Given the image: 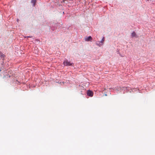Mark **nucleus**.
<instances>
[{"label": "nucleus", "mask_w": 155, "mask_h": 155, "mask_svg": "<svg viewBox=\"0 0 155 155\" xmlns=\"http://www.w3.org/2000/svg\"><path fill=\"white\" fill-rule=\"evenodd\" d=\"M85 40L86 41H91L92 40V38L91 36H89L88 37H86L84 38Z\"/></svg>", "instance_id": "nucleus-4"}, {"label": "nucleus", "mask_w": 155, "mask_h": 155, "mask_svg": "<svg viewBox=\"0 0 155 155\" xmlns=\"http://www.w3.org/2000/svg\"><path fill=\"white\" fill-rule=\"evenodd\" d=\"M104 37H103V38H102V39L101 40V41H98V42L99 43V44H100V43H101V44H100V45H99L98 44V43H96V44L99 46H101L102 45H103V43H104Z\"/></svg>", "instance_id": "nucleus-3"}, {"label": "nucleus", "mask_w": 155, "mask_h": 155, "mask_svg": "<svg viewBox=\"0 0 155 155\" xmlns=\"http://www.w3.org/2000/svg\"><path fill=\"white\" fill-rule=\"evenodd\" d=\"M87 95L89 96L92 97L93 95V93L92 91L89 90L87 91Z\"/></svg>", "instance_id": "nucleus-2"}, {"label": "nucleus", "mask_w": 155, "mask_h": 155, "mask_svg": "<svg viewBox=\"0 0 155 155\" xmlns=\"http://www.w3.org/2000/svg\"><path fill=\"white\" fill-rule=\"evenodd\" d=\"M63 64L66 66H71L72 64H73V63H71L68 60L64 61L63 62Z\"/></svg>", "instance_id": "nucleus-1"}, {"label": "nucleus", "mask_w": 155, "mask_h": 155, "mask_svg": "<svg viewBox=\"0 0 155 155\" xmlns=\"http://www.w3.org/2000/svg\"><path fill=\"white\" fill-rule=\"evenodd\" d=\"M128 88V87H123L122 88H121V89L122 90H123V88H126V89L127 90V89Z\"/></svg>", "instance_id": "nucleus-8"}, {"label": "nucleus", "mask_w": 155, "mask_h": 155, "mask_svg": "<svg viewBox=\"0 0 155 155\" xmlns=\"http://www.w3.org/2000/svg\"><path fill=\"white\" fill-rule=\"evenodd\" d=\"M98 43V44H99V45H100L99 43L98 42H98H97L96 43ZM100 44H101V43H100Z\"/></svg>", "instance_id": "nucleus-10"}, {"label": "nucleus", "mask_w": 155, "mask_h": 155, "mask_svg": "<svg viewBox=\"0 0 155 155\" xmlns=\"http://www.w3.org/2000/svg\"><path fill=\"white\" fill-rule=\"evenodd\" d=\"M31 38L32 37V36H27V37H25V38Z\"/></svg>", "instance_id": "nucleus-9"}, {"label": "nucleus", "mask_w": 155, "mask_h": 155, "mask_svg": "<svg viewBox=\"0 0 155 155\" xmlns=\"http://www.w3.org/2000/svg\"><path fill=\"white\" fill-rule=\"evenodd\" d=\"M5 57V55L3 54L0 51V57H1V58H3Z\"/></svg>", "instance_id": "nucleus-6"}, {"label": "nucleus", "mask_w": 155, "mask_h": 155, "mask_svg": "<svg viewBox=\"0 0 155 155\" xmlns=\"http://www.w3.org/2000/svg\"><path fill=\"white\" fill-rule=\"evenodd\" d=\"M36 0H32L31 1V3L33 4V6H34L35 5Z\"/></svg>", "instance_id": "nucleus-5"}, {"label": "nucleus", "mask_w": 155, "mask_h": 155, "mask_svg": "<svg viewBox=\"0 0 155 155\" xmlns=\"http://www.w3.org/2000/svg\"><path fill=\"white\" fill-rule=\"evenodd\" d=\"M136 35V33L134 31L133 32L132 34V35L133 37L135 36Z\"/></svg>", "instance_id": "nucleus-7"}]
</instances>
